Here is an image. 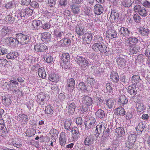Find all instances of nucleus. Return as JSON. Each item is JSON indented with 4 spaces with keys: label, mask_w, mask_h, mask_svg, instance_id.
Masks as SVG:
<instances>
[{
    "label": "nucleus",
    "mask_w": 150,
    "mask_h": 150,
    "mask_svg": "<svg viewBox=\"0 0 150 150\" xmlns=\"http://www.w3.org/2000/svg\"><path fill=\"white\" fill-rule=\"evenodd\" d=\"M81 100L83 105L80 109L82 112H86L88 110V108L92 105L93 100L91 97L87 95L82 98Z\"/></svg>",
    "instance_id": "nucleus-1"
},
{
    "label": "nucleus",
    "mask_w": 150,
    "mask_h": 150,
    "mask_svg": "<svg viewBox=\"0 0 150 150\" xmlns=\"http://www.w3.org/2000/svg\"><path fill=\"white\" fill-rule=\"evenodd\" d=\"M16 39H18V42L21 45L28 44L30 41L29 37L27 35L19 33L16 34Z\"/></svg>",
    "instance_id": "nucleus-2"
},
{
    "label": "nucleus",
    "mask_w": 150,
    "mask_h": 150,
    "mask_svg": "<svg viewBox=\"0 0 150 150\" xmlns=\"http://www.w3.org/2000/svg\"><path fill=\"white\" fill-rule=\"evenodd\" d=\"M103 39L102 37L99 35H96L94 37V43L92 46V48L96 52L99 51L100 45Z\"/></svg>",
    "instance_id": "nucleus-3"
},
{
    "label": "nucleus",
    "mask_w": 150,
    "mask_h": 150,
    "mask_svg": "<svg viewBox=\"0 0 150 150\" xmlns=\"http://www.w3.org/2000/svg\"><path fill=\"white\" fill-rule=\"evenodd\" d=\"M70 59L69 54L68 53H63L61 57V65L63 68L67 69L69 67Z\"/></svg>",
    "instance_id": "nucleus-4"
},
{
    "label": "nucleus",
    "mask_w": 150,
    "mask_h": 150,
    "mask_svg": "<svg viewBox=\"0 0 150 150\" xmlns=\"http://www.w3.org/2000/svg\"><path fill=\"white\" fill-rule=\"evenodd\" d=\"M76 59L77 63L82 68L86 67L89 65V62L85 57L77 56Z\"/></svg>",
    "instance_id": "nucleus-5"
},
{
    "label": "nucleus",
    "mask_w": 150,
    "mask_h": 150,
    "mask_svg": "<svg viewBox=\"0 0 150 150\" xmlns=\"http://www.w3.org/2000/svg\"><path fill=\"white\" fill-rule=\"evenodd\" d=\"M134 10L135 13H138L142 17L146 16L147 15L146 8L139 5H136L134 7Z\"/></svg>",
    "instance_id": "nucleus-6"
},
{
    "label": "nucleus",
    "mask_w": 150,
    "mask_h": 150,
    "mask_svg": "<svg viewBox=\"0 0 150 150\" xmlns=\"http://www.w3.org/2000/svg\"><path fill=\"white\" fill-rule=\"evenodd\" d=\"M48 47L44 43L37 44L34 46V51L36 52H44L48 50Z\"/></svg>",
    "instance_id": "nucleus-7"
},
{
    "label": "nucleus",
    "mask_w": 150,
    "mask_h": 150,
    "mask_svg": "<svg viewBox=\"0 0 150 150\" xmlns=\"http://www.w3.org/2000/svg\"><path fill=\"white\" fill-rule=\"evenodd\" d=\"M42 25V21L39 20H35L32 21L31 27L33 30H38L40 28Z\"/></svg>",
    "instance_id": "nucleus-8"
},
{
    "label": "nucleus",
    "mask_w": 150,
    "mask_h": 150,
    "mask_svg": "<svg viewBox=\"0 0 150 150\" xmlns=\"http://www.w3.org/2000/svg\"><path fill=\"white\" fill-rule=\"evenodd\" d=\"M75 85V81L74 79L71 78L67 79L66 87L68 91L72 92L74 88Z\"/></svg>",
    "instance_id": "nucleus-9"
},
{
    "label": "nucleus",
    "mask_w": 150,
    "mask_h": 150,
    "mask_svg": "<svg viewBox=\"0 0 150 150\" xmlns=\"http://www.w3.org/2000/svg\"><path fill=\"white\" fill-rule=\"evenodd\" d=\"M33 12V10L29 8H23L19 13L21 18L25 17V16H29L32 15Z\"/></svg>",
    "instance_id": "nucleus-10"
},
{
    "label": "nucleus",
    "mask_w": 150,
    "mask_h": 150,
    "mask_svg": "<svg viewBox=\"0 0 150 150\" xmlns=\"http://www.w3.org/2000/svg\"><path fill=\"white\" fill-rule=\"evenodd\" d=\"M67 139V135L65 132H62L59 135V142L62 146H64L65 145Z\"/></svg>",
    "instance_id": "nucleus-11"
},
{
    "label": "nucleus",
    "mask_w": 150,
    "mask_h": 150,
    "mask_svg": "<svg viewBox=\"0 0 150 150\" xmlns=\"http://www.w3.org/2000/svg\"><path fill=\"white\" fill-rule=\"evenodd\" d=\"M46 98L45 94L44 93L41 92L37 96L36 101L39 105H44L45 99Z\"/></svg>",
    "instance_id": "nucleus-12"
},
{
    "label": "nucleus",
    "mask_w": 150,
    "mask_h": 150,
    "mask_svg": "<svg viewBox=\"0 0 150 150\" xmlns=\"http://www.w3.org/2000/svg\"><path fill=\"white\" fill-rule=\"evenodd\" d=\"M92 38L93 35L91 33H86L84 34L82 38L83 43L85 45L89 44L92 40Z\"/></svg>",
    "instance_id": "nucleus-13"
},
{
    "label": "nucleus",
    "mask_w": 150,
    "mask_h": 150,
    "mask_svg": "<svg viewBox=\"0 0 150 150\" xmlns=\"http://www.w3.org/2000/svg\"><path fill=\"white\" fill-rule=\"evenodd\" d=\"M96 121V120L95 118L93 117H90L85 122L86 128L91 129L92 128L94 125Z\"/></svg>",
    "instance_id": "nucleus-14"
},
{
    "label": "nucleus",
    "mask_w": 150,
    "mask_h": 150,
    "mask_svg": "<svg viewBox=\"0 0 150 150\" xmlns=\"http://www.w3.org/2000/svg\"><path fill=\"white\" fill-rule=\"evenodd\" d=\"M118 33L122 37L128 36L130 33L129 29L124 27H121L118 29Z\"/></svg>",
    "instance_id": "nucleus-15"
},
{
    "label": "nucleus",
    "mask_w": 150,
    "mask_h": 150,
    "mask_svg": "<svg viewBox=\"0 0 150 150\" xmlns=\"http://www.w3.org/2000/svg\"><path fill=\"white\" fill-rule=\"evenodd\" d=\"M41 40L44 42H47L50 41L51 39V34L48 32H45L41 34Z\"/></svg>",
    "instance_id": "nucleus-16"
},
{
    "label": "nucleus",
    "mask_w": 150,
    "mask_h": 150,
    "mask_svg": "<svg viewBox=\"0 0 150 150\" xmlns=\"http://www.w3.org/2000/svg\"><path fill=\"white\" fill-rule=\"evenodd\" d=\"M103 8L101 5L96 4L94 6V11L95 14L98 15H100L103 12Z\"/></svg>",
    "instance_id": "nucleus-17"
},
{
    "label": "nucleus",
    "mask_w": 150,
    "mask_h": 150,
    "mask_svg": "<svg viewBox=\"0 0 150 150\" xmlns=\"http://www.w3.org/2000/svg\"><path fill=\"white\" fill-rule=\"evenodd\" d=\"M128 101V99L124 95L120 96L118 99V104L120 106H124L126 104Z\"/></svg>",
    "instance_id": "nucleus-18"
},
{
    "label": "nucleus",
    "mask_w": 150,
    "mask_h": 150,
    "mask_svg": "<svg viewBox=\"0 0 150 150\" xmlns=\"http://www.w3.org/2000/svg\"><path fill=\"white\" fill-rule=\"evenodd\" d=\"M128 49L130 54H136L140 50L139 46L136 45H129Z\"/></svg>",
    "instance_id": "nucleus-19"
},
{
    "label": "nucleus",
    "mask_w": 150,
    "mask_h": 150,
    "mask_svg": "<svg viewBox=\"0 0 150 150\" xmlns=\"http://www.w3.org/2000/svg\"><path fill=\"white\" fill-rule=\"evenodd\" d=\"M94 140V138L92 134L87 136L85 139L84 144L86 146H89L92 144Z\"/></svg>",
    "instance_id": "nucleus-20"
},
{
    "label": "nucleus",
    "mask_w": 150,
    "mask_h": 150,
    "mask_svg": "<svg viewBox=\"0 0 150 150\" xmlns=\"http://www.w3.org/2000/svg\"><path fill=\"white\" fill-rule=\"evenodd\" d=\"M76 103L75 102H70L68 103L67 106L68 112L71 114H73L76 108Z\"/></svg>",
    "instance_id": "nucleus-21"
},
{
    "label": "nucleus",
    "mask_w": 150,
    "mask_h": 150,
    "mask_svg": "<svg viewBox=\"0 0 150 150\" xmlns=\"http://www.w3.org/2000/svg\"><path fill=\"white\" fill-rule=\"evenodd\" d=\"M110 78L114 83H117L119 80V76L118 73L116 72L113 71L111 73Z\"/></svg>",
    "instance_id": "nucleus-22"
},
{
    "label": "nucleus",
    "mask_w": 150,
    "mask_h": 150,
    "mask_svg": "<svg viewBox=\"0 0 150 150\" xmlns=\"http://www.w3.org/2000/svg\"><path fill=\"white\" fill-rule=\"evenodd\" d=\"M72 138L74 140H76L79 137V133L78 129L76 127H73L71 130Z\"/></svg>",
    "instance_id": "nucleus-23"
},
{
    "label": "nucleus",
    "mask_w": 150,
    "mask_h": 150,
    "mask_svg": "<svg viewBox=\"0 0 150 150\" xmlns=\"http://www.w3.org/2000/svg\"><path fill=\"white\" fill-rule=\"evenodd\" d=\"M117 32L113 30H109L106 31V37L108 38L112 39L117 37Z\"/></svg>",
    "instance_id": "nucleus-24"
},
{
    "label": "nucleus",
    "mask_w": 150,
    "mask_h": 150,
    "mask_svg": "<svg viewBox=\"0 0 150 150\" xmlns=\"http://www.w3.org/2000/svg\"><path fill=\"white\" fill-rule=\"evenodd\" d=\"M71 43V40L70 39L64 38L58 42V44L62 46L70 45Z\"/></svg>",
    "instance_id": "nucleus-25"
},
{
    "label": "nucleus",
    "mask_w": 150,
    "mask_h": 150,
    "mask_svg": "<svg viewBox=\"0 0 150 150\" xmlns=\"http://www.w3.org/2000/svg\"><path fill=\"white\" fill-rule=\"evenodd\" d=\"M119 17V14L115 10H112L109 19L112 22H114L117 20Z\"/></svg>",
    "instance_id": "nucleus-26"
},
{
    "label": "nucleus",
    "mask_w": 150,
    "mask_h": 150,
    "mask_svg": "<svg viewBox=\"0 0 150 150\" xmlns=\"http://www.w3.org/2000/svg\"><path fill=\"white\" fill-rule=\"evenodd\" d=\"M138 39L135 37H130L126 40V42L129 45H136L138 42Z\"/></svg>",
    "instance_id": "nucleus-27"
},
{
    "label": "nucleus",
    "mask_w": 150,
    "mask_h": 150,
    "mask_svg": "<svg viewBox=\"0 0 150 150\" xmlns=\"http://www.w3.org/2000/svg\"><path fill=\"white\" fill-rule=\"evenodd\" d=\"M54 108L50 105L45 106V112L46 114L49 115H52L54 113Z\"/></svg>",
    "instance_id": "nucleus-28"
},
{
    "label": "nucleus",
    "mask_w": 150,
    "mask_h": 150,
    "mask_svg": "<svg viewBox=\"0 0 150 150\" xmlns=\"http://www.w3.org/2000/svg\"><path fill=\"white\" fill-rule=\"evenodd\" d=\"M49 134L51 135L52 138H53L54 142L56 141V139L58 136L59 132L57 129L52 128L50 129L49 132Z\"/></svg>",
    "instance_id": "nucleus-29"
},
{
    "label": "nucleus",
    "mask_w": 150,
    "mask_h": 150,
    "mask_svg": "<svg viewBox=\"0 0 150 150\" xmlns=\"http://www.w3.org/2000/svg\"><path fill=\"white\" fill-rule=\"evenodd\" d=\"M139 32L142 36H148L149 34V31L148 28L146 27H140L139 28Z\"/></svg>",
    "instance_id": "nucleus-30"
},
{
    "label": "nucleus",
    "mask_w": 150,
    "mask_h": 150,
    "mask_svg": "<svg viewBox=\"0 0 150 150\" xmlns=\"http://www.w3.org/2000/svg\"><path fill=\"white\" fill-rule=\"evenodd\" d=\"M59 75L57 74H50L49 75L48 79L50 81L57 82L59 80Z\"/></svg>",
    "instance_id": "nucleus-31"
},
{
    "label": "nucleus",
    "mask_w": 150,
    "mask_h": 150,
    "mask_svg": "<svg viewBox=\"0 0 150 150\" xmlns=\"http://www.w3.org/2000/svg\"><path fill=\"white\" fill-rule=\"evenodd\" d=\"M16 120L18 121H24L27 122L28 120V116L23 113L19 114L17 116Z\"/></svg>",
    "instance_id": "nucleus-32"
},
{
    "label": "nucleus",
    "mask_w": 150,
    "mask_h": 150,
    "mask_svg": "<svg viewBox=\"0 0 150 150\" xmlns=\"http://www.w3.org/2000/svg\"><path fill=\"white\" fill-rule=\"evenodd\" d=\"M128 92L132 95L135 96L137 93L136 87L134 84H132L128 87Z\"/></svg>",
    "instance_id": "nucleus-33"
},
{
    "label": "nucleus",
    "mask_w": 150,
    "mask_h": 150,
    "mask_svg": "<svg viewBox=\"0 0 150 150\" xmlns=\"http://www.w3.org/2000/svg\"><path fill=\"white\" fill-rule=\"evenodd\" d=\"M38 76L42 79H44L46 76L45 69L43 67L39 68L38 71Z\"/></svg>",
    "instance_id": "nucleus-34"
},
{
    "label": "nucleus",
    "mask_w": 150,
    "mask_h": 150,
    "mask_svg": "<svg viewBox=\"0 0 150 150\" xmlns=\"http://www.w3.org/2000/svg\"><path fill=\"white\" fill-rule=\"evenodd\" d=\"M80 6L71 4L70 7L72 12L74 14H78L80 11Z\"/></svg>",
    "instance_id": "nucleus-35"
},
{
    "label": "nucleus",
    "mask_w": 150,
    "mask_h": 150,
    "mask_svg": "<svg viewBox=\"0 0 150 150\" xmlns=\"http://www.w3.org/2000/svg\"><path fill=\"white\" fill-rule=\"evenodd\" d=\"M125 113V111L124 108L122 107H119L116 108L114 112L115 114L117 115H124Z\"/></svg>",
    "instance_id": "nucleus-36"
},
{
    "label": "nucleus",
    "mask_w": 150,
    "mask_h": 150,
    "mask_svg": "<svg viewBox=\"0 0 150 150\" xmlns=\"http://www.w3.org/2000/svg\"><path fill=\"white\" fill-rule=\"evenodd\" d=\"M117 63L119 67H124L126 65V61L124 58H117L116 60Z\"/></svg>",
    "instance_id": "nucleus-37"
},
{
    "label": "nucleus",
    "mask_w": 150,
    "mask_h": 150,
    "mask_svg": "<svg viewBox=\"0 0 150 150\" xmlns=\"http://www.w3.org/2000/svg\"><path fill=\"white\" fill-rule=\"evenodd\" d=\"M8 41L11 45L13 47H15L19 43L18 39L14 38L12 37L8 38Z\"/></svg>",
    "instance_id": "nucleus-38"
},
{
    "label": "nucleus",
    "mask_w": 150,
    "mask_h": 150,
    "mask_svg": "<svg viewBox=\"0 0 150 150\" xmlns=\"http://www.w3.org/2000/svg\"><path fill=\"white\" fill-rule=\"evenodd\" d=\"M18 55L17 52H13L8 53L6 55V57L8 59H15L18 56Z\"/></svg>",
    "instance_id": "nucleus-39"
},
{
    "label": "nucleus",
    "mask_w": 150,
    "mask_h": 150,
    "mask_svg": "<svg viewBox=\"0 0 150 150\" xmlns=\"http://www.w3.org/2000/svg\"><path fill=\"white\" fill-rule=\"evenodd\" d=\"M132 4L131 1L129 0H122L121 5L123 7L129 8L132 5Z\"/></svg>",
    "instance_id": "nucleus-40"
},
{
    "label": "nucleus",
    "mask_w": 150,
    "mask_h": 150,
    "mask_svg": "<svg viewBox=\"0 0 150 150\" xmlns=\"http://www.w3.org/2000/svg\"><path fill=\"white\" fill-rule=\"evenodd\" d=\"M11 30L8 27H4L0 30L1 33L3 36H5L9 33H11Z\"/></svg>",
    "instance_id": "nucleus-41"
},
{
    "label": "nucleus",
    "mask_w": 150,
    "mask_h": 150,
    "mask_svg": "<svg viewBox=\"0 0 150 150\" xmlns=\"http://www.w3.org/2000/svg\"><path fill=\"white\" fill-rule=\"evenodd\" d=\"M137 110L138 112L143 113L145 109L143 103H137Z\"/></svg>",
    "instance_id": "nucleus-42"
},
{
    "label": "nucleus",
    "mask_w": 150,
    "mask_h": 150,
    "mask_svg": "<svg viewBox=\"0 0 150 150\" xmlns=\"http://www.w3.org/2000/svg\"><path fill=\"white\" fill-rule=\"evenodd\" d=\"M71 123L72 121L71 119H67L64 124V129L67 130H69L70 129V127L71 125Z\"/></svg>",
    "instance_id": "nucleus-43"
},
{
    "label": "nucleus",
    "mask_w": 150,
    "mask_h": 150,
    "mask_svg": "<svg viewBox=\"0 0 150 150\" xmlns=\"http://www.w3.org/2000/svg\"><path fill=\"white\" fill-rule=\"evenodd\" d=\"M106 105L108 108L109 109H111L114 105V100L112 98H110L107 99L106 101Z\"/></svg>",
    "instance_id": "nucleus-44"
},
{
    "label": "nucleus",
    "mask_w": 150,
    "mask_h": 150,
    "mask_svg": "<svg viewBox=\"0 0 150 150\" xmlns=\"http://www.w3.org/2000/svg\"><path fill=\"white\" fill-rule=\"evenodd\" d=\"M75 31L78 35L81 36L84 33V28H82L77 25Z\"/></svg>",
    "instance_id": "nucleus-45"
},
{
    "label": "nucleus",
    "mask_w": 150,
    "mask_h": 150,
    "mask_svg": "<svg viewBox=\"0 0 150 150\" xmlns=\"http://www.w3.org/2000/svg\"><path fill=\"white\" fill-rule=\"evenodd\" d=\"M116 132L117 133L119 137H122L125 133L124 128L122 127H119L116 128Z\"/></svg>",
    "instance_id": "nucleus-46"
},
{
    "label": "nucleus",
    "mask_w": 150,
    "mask_h": 150,
    "mask_svg": "<svg viewBox=\"0 0 150 150\" xmlns=\"http://www.w3.org/2000/svg\"><path fill=\"white\" fill-rule=\"evenodd\" d=\"M103 122L100 123L98 124L96 127V130L97 131L96 133L100 134L102 132L104 131V128L103 126Z\"/></svg>",
    "instance_id": "nucleus-47"
},
{
    "label": "nucleus",
    "mask_w": 150,
    "mask_h": 150,
    "mask_svg": "<svg viewBox=\"0 0 150 150\" xmlns=\"http://www.w3.org/2000/svg\"><path fill=\"white\" fill-rule=\"evenodd\" d=\"M99 51L102 53H105L107 52V49L106 45L102 41Z\"/></svg>",
    "instance_id": "nucleus-48"
},
{
    "label": "nucleus",
    "mask_w": 150,
    "mask_h": 150,
    "mask_svg": "<svg viewBox=\"0 0 150 150\" xmlns=\"http://www.w3.org/2000/svg\"><path fill=\"white\" fill-rule=\"evenodd\" d=\"M145 127V125L143 123L141 122L136 127V129L138 133H141L143 131Z\"/></svg>",
    "instance_id": "nucleus-49"
},
{
    "label": "nucleus",
    "mask_w": 150,
    "mask_h": 150,
    "mask_svg": "<svg viewBox=\"0 0 150 150\" xmlns=\"http://www.w3.org/2000/svg\"><path fill=\"white\" fill-rule=\"evenodd\" d=\"M96 116L98 118H102L104 117L105 116L104 112L101 109H99L95 113Z\"/></svg>",
    "instance_id": "nucleus-50"
},
{
    "label": "nucleus",
    "mask_w": 150,
    "mask_h": 150,
    "mask_svg": "<svg viewBox=\"0 0 150 150\" xmlns=\"http://www.w3.org/2000/svg\"><path fill=\"white\" fill-rule=\"evenodd\" d=\"M86 82L88 85H90L91 87L94 86L96 83L95 79L93 78L88 77L87 79Z\"/></svg>",
    "instance_id": "nucleus-51"
},
{
    "label": "nucleus",
    "mask_w": 150,
    "mask_h": 150,
    "mask_svg": "<svg viewBox=\"0 0 150 150\" xmlns=\"http://www.w3.org/2000/svg\"><path fill=\"white\" fill-rule=\"evenodd\" d=\"M8 133L7 129L6 126L0 127V136L3 137H5L6 134Z\"/></svg>",
    "instance_id": "nucleus-52"
},
{
    "label": "nucleus",
    "mask_w": 150,
    "mask_h": 150,
    "mask_svg": "<svg viewBox=\"0 0 150 150\" xmlns=\"http://www.w3.org/2000/svg\"><path fill=\"white\" fill-rule=\"evenodd\" d=\"M36 131L35 129L33 128L29 129L26 132V135L29 137H31L34 136L35 133Z\"/></svg>",
    "instance_id": "nucleus-53"
},
{
    "label": "nucleus",
    "mask_w": 150,
    "mask_h": 150,
    "mask_svg": "<svg viewBox=\"0 0 150 150\" xmlns=\"http://www.w3.org/2000/svg\"><path fill=\"white\" fill-rule=\"evenodd\" d=\"M136 146L134 143L127 142V143L126 144V148L128 150L132 149L134 150L135 149Z\"/></svg>",
    "instance_id": "nucleus-54"
},
{
    "label": "nucleus",
    "mask_w": 150,
    "mask_h": 150,
    "mask_svg": "<svg viewBox=\"0 0 150 150\" xmlns=\"http://www.w3.org/2000/svg\"><path fill=\"white\" fill-rule=\"evenodd\" d=\"M112 85L110 83H108L106 84V92L109 94H111L113 92Z\"/></svg>",
    "instance_id": "nucleus-55"
},
{
    "label": "nucleus",
    "mask_w": 150,
    "mask_h": 150,
    "mask_svg": "<svg viewBox=\"0 0 150 150\" xmlns=\"http://www.w3.org/2000/svg\"><path fill=\"white\" fill-rule=\"evenodd\" d=\"M2 102L5 106H7L9 105L11 103V100L9 98L6 97L2 99Z\"/></svg>",
    "instance_id": "nucleus-56"
},
{
    "label": "nucleus",
    "mask_w": 150,
    "mask_h": 150,
    "mask_svg": "<svg viewBox=\"0 0 150 150\" xmlns=\"http://www.w3.org/2000/svg\"><path fill=\"white\" fill-rule=\"evenodd\" d=\"M131 81L132 82L137 83L141 81V79L139 75H134L132 77Z\"/></svg>",
    "instance_id": "nucleus-57"
},
{
    "label": "nucleus",
    "mask_w": 150,
    "mask_h": 150,
    "mask_svg": "<svg viewBox=\"0 0 150 150\" xmlns=\"http://www.w3.org/2000/svg\"><path fill=\"white\" fill-rule=\"evenodd\" d=\"M127 142L135 143L136 139V137L135 134H131L128 137Z\"/></svg>",
    "instance_id": "nucleus-58"
},
{
    "label": "nucleus",
    "mask_w": 150,
    "mask_h": 150,
    "mask_svg": "<svg viewBox=\"0 0 150 150\" xmlns=\"http://www.w3.org/2000/svg\"><path fill=\"white\" fill-rule=\"evenodd\" d=\"M43 57L45 61L47 63H51L52 62L53 58L50 56H47V54H44L43 55Z\"/></svg>",
    "instance_id": "nucleus-59"
},
{
    "label": "nucleus",
    "mask_w": 150,
    "mask_h": 150,
    "mask_svg": "<svg viewBox=\"0 0 150 150\" xmlns=\"http://www.w3.org/2000/svg\"><path fill=\"white\" fill-rule=\"evenodd\" d=\"M54 34L55 36L57 38H61L62 36L64 35V33L62 31H60L59 30H56L54 31Z\"/></svg>",
    "instance_id": "nucleus-60"
},
{
    "label": "nucleus",
    "mask_w": 150,
    "mask_h": 150,
    "mask_svg": "<svg viewBox=\"0 0 150 150\" xmlns=\"http://www.w3.org/2000/svg\"><path fill=\"white\" fill-rule=\"evenodd\" d=\"M92 10L90 7H86L84 8L83 12L85 16H90L92 13Z\"/></svg>",
    "instance_id": "nucleus-61"
},
{
    "label": "nucleus",
    "mask_w": 150,
    "mask_h": 150,
    "mask_svg": "<svg viewBox=\"0 0 150 150\" xmlns=\"http://www.w3.org/2000/svg\"><path fill=\"white\" fill-rule=\"evenodd\" d=\"M78 88L82 91H85L87 90V88L86 87L84 83L83 82L80 83L78 86Z\"/></svg>",
    "instance_id": "nucleus-62"
},
{
    "label": "nucleus",
    "mask_w": 150,
    "mask_h": 150,
    "mask_svg": "<svg viewBox=\"0 0 150 150\" xmlns=\"http://www.w3.org/2000/svg\"><path fill=\"white\" fill-rule=\"evenodd\" d=\"M6 22L10 23H13L14 22V19L11 15L6 16L5 18Z\"/></svg>",
    "instance_id": "nucleus-63"
},
{
    "label": "nucleus",
    "mask_w": 150,
    "mask_h": 150,
    "mask_svg": "<svg viewBox=\"0 0 150 150\" xmlns=\"http://www.w3.org/2000/svg\"><path fill=\"white\" fill-rule=\"evenodd\" d=\"M51 24L49 22H45L43 24L42 23V28L45 30H47L49 29L51 27Z\"/></svg>",
    "instance_id": "nucleus-64"
}]
</instances>
